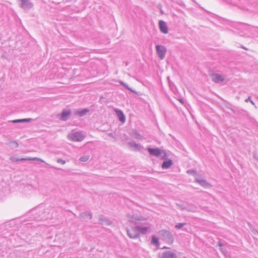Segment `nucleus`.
Instances as JSON below:
<instances>
[{
    "label": "nucleus",
    "instance_id": "f257e3e1",
    "mask_svg": "<svg viewBox=\"0 0 258 258\" xmlns=\"http://www.w3.org/2000/svg\"><path fill=\"white\" fill-rule=\"evenodd\" d=\"M148 228L138 225L131 226V228H126V230L128 236L131 238H136L139 236L140 233L145 234L147 232Z\"/></svg>",
    "mask_w": 258,
    "mask_h": 258
},
{
    "label": "nucleus",
    "instance_id": "f03ea898",
    "mask_svg": "<svg viewBox=\"0 0 258 258\" xmlns=\"http://www.w3.org/2000/svg\"><path fill=\"white\" fill-rule=\"evenodd\" d=\"M147 150L151 155L157 157H160L161 159H166V158L168 156L164 150H161L158 148H148Z\"/></svg>",
    "mask_w": 258,
    "mask_h": 258
},
{
    "label": "nucleus",
    "instance_id": "7ed1b4c3",
    "mask_svg": "<svg viewBox=\"0 0 258 258\" xmlns=\"http://www.w3.org/2000/svg\"><path fill=\"white\" fill-rule=\"evenodd\" d=\"M85 138V136L80 132H72L68 135V139L73 142H81Z\"/></svg>",
    "mask_w": 258,
    "mask_h": 258
},
{
    "label": "nucleus",
    "instance_id": "20e7f679",
    "mask_svg": "<svg viewBox=\"0 0 258 258\" xmlns=\"http://www.w3.org/2000/svg\"><path fill=\"white\" fill-rule=\"evenodd\" d=\"M12 162H15L18 161H40L41 162H44V160L42 159L37 158V157H34V158H30V157H27V158H19L16 156H11L10 158Z\"/></svg>",
    "mask_w": 258,
    "mask_h": 258
},
{
    "label": "nucleus",
    "instance_id": "39448f33",
    "mask_svg": "<svg viewBox=\"0 0 258 258\" xmlns=\"http://www.w3.org/2000/svg\"><path fill=\"white\" fill-rule=\"evenodd\" d=\"M160 258H177L176 250L168 249L161 254Z\"/></svg>",
    "mask_w": 258,
    "mask_h": 258
},
{
    "label": "nucleus",
    "instance_id": "423d86ee",
    "mask_svg": "<svg viewBox=\"0 0 258 258\" xmlns=\"http://www.w3.org/2000/svg\"><path fill=\"white\" fill-rule=\"evenodd\" d=\"M18 1L20 3V7L24 10H29L33 6L31 0H18Z\"/></svg>",
    "mask_w": 258,
    "mask_h": 258
},
{
    "label": "nucleus",
    "instance_id": "0eeeda50",
    "mask_svg": "<svg viewBox=\"0 0 258 258\" xmlns=\"http://www.w3.org/2000/svg\"><path fill=\"white\" fill-rule=\"evenodd\" d=\"M156 49L159 58L163 59L167 51L166 48L163 45H157L156 46Z\"/></svg>",
    "mask_w": 258,
    "mask_h": 258
},
{
    "label": "nucleus",
    "instance_id": "6e6552de",
    "mask_svg": "<svg viewBox=\"0 0 258 258\" xmlns=\"http://www.w3.org/2000/svg\"><path fill=\"white\" fill-rule=\"evenodd\" d=\"M162 238L167 242H172L173 237L171 233L167 230H162L160 232Z\"/></svg>",
    "mask_w": 258,
    "mask_h": 258
},
{
    "label": "nucleus",
    "instance_id": "1a4fd4ad",
    "mask_svg": "<svg viewBox=\"0 0 258 258\" xmlns=\"http://www.w3.org/2000/svg\"><path fill=\"white\" fill-rule=\"evenodd\" d=\"M211 78L212 80L216 83H220L225 80L224 76L218 74H212Z\"/></svg>",
    "mask_w": 258,
    "mask_h": 258
},
{
    "label": "nucleus",
    "instance_id": "9d476101",
    "mask_svg": "<svg viewBox=\"0 0 258 258\" xmlns=\"http://www.w3.org/2000/svg\"><path fill=\"white\" fill-rule=\"evenodd\" d=\"M159 29L162 33H163L164 34L168 33V29L167 26L166 25V24L164 21H163L162 20L159 21Z\"/></svg>",
    "mask_w": 258,
    "mask_h": 258
},
{
    "label": "nucleus",
    "instance_id": "9b49d317",
    "mask_svg": "<svg viewBox=\"0 0 258 258\" xmlns=\"http://www.w3.org/2000/svg\"><path fill=\"white\" fill-rule=\"evenodd\" d=\"M71 111L70 109H67L63 110L61 114L60 119L63 121L67 120L69 118V117L71 115Z\"/></svg>",
    "mask_w": 258,
    "mask_h": 258
},
{
    "label": "nucleus",
    "instance_id": "f8f14e48",
    "mask_svg": "<svg viewBox=\"0 0 258 258\" xmlns=\"http://www.w3.org/2000/svg\"><path fill=\"white\" fill-rule=\"evenodd\" d=\"M196 181L200 185L205 188H208L211 186L210 183H209L206 180L201 179L198 177L196 178Z\"/></svg>",
    "mask_w": 258,
    "mask_h": 258
},
{
    "label": "nucleus",
    "instance_id": "ddd939ff",
    "mask_svg": "<svg viewBox=\"0 0 258 258\" xmlns=\"http://www.w3.org/2000/svg\"><path fill=\"white\" fill-rule=\"evenodd\" d=\"M164 161L162 164V168L163 169L169 168L173 164V162L171 159H163Z\"/></svg>",
    "mask_w": 258,
    "mask_h": 258
},
{
    "label": "nucleus",
    "instance_id": "4468645a",
    "mask_svg": "<svg viewBox=\"0 0 258 258\" xmlns=\"http://www.w3.org/2000/svg\"><path fill=\"white\" fill-rule=\"evenodd\" d=\"M115 111L119 120L124 122L125 120V117L123 112L119 109L116 110Z\"/></svg>",
    "mask_w": 258,
    "mask_h": 258
},
{
    "label": "nucleus",
    "instance_id": "2eb2a0df",
    "mask_svg": "<svg viewBox=\"0 0 258 258\" xmlns=\"http://www.w3.org/2000/svg\"><path fill=\"white\" fill-rule=\"evenodd\" d=\"M128 144L130 146V147L133 148L135 150H140L142 148L140 144H137L134 141L129 142Z\"/></svg>",
    "mask_w": 258,
    "mask_h": 258
},
{
    "label": "nucleus",
    "instance_id": "dca6fc26",
    "mask_svg": "<svg viewBox=\"0 0 258 258\" xmlns=\"http://www.w3.org/2000/svg\"><path fill=\"white\" fill-rule=\"evenodd\" d=\"M99 220L100 224H105L107 225L111 224V222L108 219L104 217L103 216H100Z\"/></svg>",
    "mask_w": 258,
    "mask_h": 258
},
{
    "label": "nucleus",
    "instance_id": "f3484780",
    "mask_svg": "<svg viewBox=\"0 0 258 258\" xmlns=\"http://www.w3.org/2000/svg\"><path fill=\"white\" fill-rule=\"evenodd\" d=\"M89 109L85 108L81 110H76V114L80 116H83L89 112Z\"/></svg>",
    "mask_w": 258,
    "mask_h": 258
},
{
    "label": "nucleus",
    "instance_id": "a211bd4d",
    "mask_svg": "<svg viewBox=\"0 0 258 258\" xmlns=\"http://www.w3.org/2000/svg\"><path fill=\"white\" fill-rule=\"evenodd\" d=\"M142 220V219L140 217H138L137 216L133 215L131 216L129 218V221L130 223H136L137 221Z\"/></svg>",
    "mask_w": 258,
    "mask_h": 258
},
{
    "label": "nucleus",
    "instance_id": "6ab92c4d",
    "mask_svg": "<svg viewBox=\"0 0 258 258\" xmlns=\"http://www.w3.org/2000/svg\"><path fill=\"white\" fill-rule=\"evenodd\" d=\"M80 216L82 218H85L86 217H87L89 219H91L92 218V214L88 212L82 213L80 214Z\"/></svg>",
    "mask_w": 258,
    "mask_h": 258
},
{
    "label": "nucleus",
    "instance_id": "aec40b11",
    "mask_svg": "<svg viewBox=\"0 0 258 258\" xmlns=\"http://www.w3.org/2000/svg\"><path fill=\"white\" fill-rule=\"evenodd\" d=\"M151 243L152 244L155 245L156 246H158L159 245L158 238L155 236H153L152 237Z\"/></svg>",
    "mask_w": 258,
    "mask_h": 258
},
{
    "label": "nucleus",
    "instance_id": "412c9836",
    "mask_svg": "<svg viewBox=\"0 0 258 258\" xmlns=\"http://www.w3.org/2000/svg\"><path fill=\"white\" fill-rule=\"evenodd\" d=\"M119 83H120V84H121V85H122L123 86H124L125 88H126L127 90H130V91L133 92V93H136V91L132 90L131 88L129 87V86L126 84L125 83H124L123 82H122V81H119Z\"/></svg>",
    "mask_w": 258,
    "mask_h": 258
},
{
    "label": "nucleus",
    "instance_id": "4be33fe9",
    "mask_svg": "<svg viewBox=\"0 0 258 258\" xmlns=\"http://www.w3.org/2000/svg\"><path fill=\"white\" fill-rule=\"evenodd\" d=\"M119 83H120V84H121V85H122L123 86H124L125 88H126L127 90H130V91L133 92V93H136V91L132 90L131 88L129 87V86L126 84L125 83H124L123 82H122V81H119Z\"/></svg>",
    "mask_w": 258,
    "mask_h": 258
},
{
    "label": "nucleus",
    "instance_id": "5701e85b",
    "mask_svg": "<svg viewBox=\"0 0 258 258\" xmlns=\"http://www.w3.org/2000/svg\"><path fill=\"white\" fill-rule=\"evenodd\" d=\"M119 83H120V84H121V85H122L123 86H124L125 88H126L127 90H130V91L133 92V93H136V91L132 90L131 88L129 87V86L126 84L125 83H124L123 82H122V81H119Z\"/></svg>",
    "mask_w": 258,
    "mask_h": 258
},
{
    "label": "nucleus",
    "instance_id": "b1692460",
    "mask_svg": "<svg viewBox=\"0 0 258 258\" xmlns=\"http://www.w3.org/2000/svg\"><path fill=\"white\" fill-rule=\"evenodd\" d=\"M90 158V156L88 155H85L82 157H81L79 159V160L81 162H86Z\"/></svg>",
    "mask_w": 258,
    "mask_h": 258
},
{
    "label": "nucleus",
    "instance_id": "393cba45",
    "mask_svg": "<svg viewBox=\"0 0 258 258\" xmlns=\"http://www.w3.org/2000/svg\"><path fill=\"white\" fill-rule=\"evenodd\" d=\"M181 209H185L188 211H191V212H195V207H191L189 208L188 207H180Z\"/></svg>",
    "mask_w": 258,
    "mask_h": 258
},
{
    "label": "nucleus",
    "instance_id": "a878e982",
    "mask_svg": "<svg viewBox=\"0 0 258 258\" xmlns=\"http://www.w3.org/2000/svg\"><path fill=\"white\" fill-rule=\"evenodd\" d=\"M134 136L135 138L140 139V140H141L143 138L142 136L137 132L135 133Z\"/></svg>",
    "mask_w": 258,
    "mask_h": 258
},
{
    "label": "nucleus",
    "instance_id": "bb28decb",
    "mask_svg": "<svg viewBox=\"0 0 258 258\" xmlns=\"http://www.w3.org/2000/svg\"><path fill=\"white\" fill-rule=\"evenodd\" d=\"M11 146L12 148H17L18 147V144L15 141H13L10 143Z\"/></svg>",
    "mask_w": 258,
    "mask_h": 258
},
{
    "label": "nucleus",
    "instance_id": "cd10ccee",
    "mask_svg": "<svg viewBox=\"0 0 258 258\" xmlns=\"http://www.w3.org/2000/svg\"><path fill=\"white\" fill-rule=\"evenodd\" d=\"M185 223H178L175 225V228L176 229H180L185 225Z\"/></svg>",
    "mask_w": 258,
    "mask_h": 258
},
{
    "label": "nucleus",
    "instance_id": "c85d7f7f",
    "mask_svg": "<svg viewBox=\"0 0 258 258\" xmlns=\"http://www.w3.org/2000/svg\"><path fill=\"white\" fill-rule=\"evenodd\" d=\"M32 120V118L21 119V123L22 122H30Z\"/></svg>",
    "mask_w": 258,
    "mask_h": 258
},
{
    "label": "nucleus",
    "instance_id": "c756f323",
    "mask_svg": "<svg viewBox=\"0 0 258 258\" xmlns=\"http://www.w3.org/2000/svg\"><path fill=\"white\" fill-rule=\"evenodd\" d=\"M57 162L61 164H64L66 163V161L61 159H58Z\"/></svg>",
    "mask_w": 258,
    "mask_h": 258
},
{
    "label": "nucleus",
    "instance_id": "7c9ffc66",
    "mask_svg": "<svg viewBox=\"0 0 258 258\" xmlns=\"http://www.w3.org/2000/svg\"><path fill=\"white\" fill-rule=\"evenodd\" d=\"M187 173L188 174L195 175L196 174V171L194 170H188L187 171Z\"/></svg>",
    "mask_w": 258,
    "mask_h": 258
},
{
    "label": "nucleus",
    "instance_id": "2f4dec72",
    "mask_svg": "<svg viewBox=\"0 0 258 258\" xmlns=\"http://www.w3.org/2000/svg\"><path fill=\"white\" fill-rule=\"evenodd\" d=\"M249 101V102H251V103L252 105H255L254 103V102H253L251 100V98H250V97H249L247 99H246L245 100V101H246V102H248V101Z\"/></svg>",
    "mask_w": 258,
    "mask_h": 258
},
{
    "label": "nucleus",
    "instance_id": "473e14b6",
    "mask_svg": "<svg viewBox=\"0 0 258 258\" xmlns=\"http://www.w3.org/2000/svg\"><path fill=\"white\" fill-rule=\"evenodd\" d=\"M12 122L14 123H21V119L13 120Z\"/></svg>",
    "mask_w": 258,
    "mask_h": 258
},
{
    "label": "nucleus",
    "instance_id": "72a5a7b5",
    "mask_svg": "<svg viewBox=\"0 0 258 258\" xmlns=\"http://www.w3.org/2000/svg\"><path fill=\"white\" fill-rule=\"evenodd\" d=\"M219 245L220 246H222V244H221V243H220V242H219Z\"/></svg>",
    "mask_w": 258,
    "mask_h": 258
},
{
    "label": "nucleus",
    "instance_id": "f704fd0d",
    "mask_svg": "<svg viewBox=\"0 0 258 258\" xmlns=\"http://www.w3.org/2000/svg\"><path fill=\"white\" fill-rule=\"evenodd\" d=\"M163 249H166V248H168L167 247H165L164 246L163 248H162Z\"/></svg>",
    "mask_w": 258,
    "mask_h": 258
},
{
    "label": "nucleus",
    "instance_id": "c9c22d12",
    "mask_svg": "<svg viewBox=\"0 0 258 258\" xmlns=\"http://www.w3.org/2000/svg\"><path fill=\"white\" fill-rule=\"evenodd\" d=\"M109 136H110V137H112V134H109Z\"/></svg>",
    "mask_w": 258,
    "mask_h": 258
}]
</instances>
